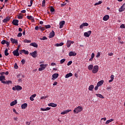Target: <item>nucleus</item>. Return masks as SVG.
<instances>
[{
  "label": "nucleus",
  "instance_id": "f257e3e1",
  "mask_svg": "<svg viewBox=\"0 0 125 125\" xmlns=\"http://www.w3.org/2000/svg\"><path fill=\"white\" fill-rule=\"evenodd\" d=\"M82 111H83V107L81 106H78L77 107L75 108L74 109L73 112L74 113V114H78V113L82 112Z\"/></svg>",
  "mask_w": 125,
  "mask_h": 125
},
{
  "label": "nucleus",
  "instance_id": "f03ea898",
  "mask_svg": "<svg viewBox=\"0 0 125 125\" xmlns=\"http://www.w3.org/2000/svg\"><path fill=\"white\" fill-rule=\"evenodd\" d=\"M99 69V66H98V65H95L93 67L92 73L93 74H96V73L98 72Z\"/></svg>",
  "mask_w": 125,
  "mask_h": 125
},
{
  "label": "nucleus",
  "instance_id": "7ed1b4c3",
  "mask_svg": "<svg viewBox=\"0 0 125 125\" xmlns=\"http://www.w3.org/2000/svg\"><path fill=\"white\" fill-rule=\"evenodd\" d=\"M13 90H22V87L20 85H15V87H13Z\"/></svg>",
  "mask_w": 125,
  "mask_h": 125
},
{
  "label": "nucleus",
  "instance_id": "20e7f679",
  "mask_svg": "<svg viewBox=\"0 0 125 125\" xmlns=\"http://www.w3.org/2000/svg\"><path fill=\"white\" fill-rule=\"evenodd\" d=\"M12 23L14 25V26H18V23H19V21H18V20H13Z\"/></svg>",
  "mask_w": 125,
  "mask_h": 125
},
{
  "label": "nucleus",
  "instance_id": "39448f33",
  "mask_svg": "<svg viewBox=\"0 0 125 125\" xmlns=\"http://www.w3.org/2000/svg\"><path fill=\"white\" fill-rule=\"evenodd\" d=\"M125 3H124L122 6H121L120 8H119V12H123V11H125Z\"/></svg>",
  "mask_w": 125,
  "mask_h": 125
},
{
  "label": "nucleus",
  "instance_id": "423d86ee",
  "mask_svg": "<svg viewBox=\"0 0 125 125\" xmlns=\"http://www.w3.org/2000/svg\"><path fill=\"white\" fill-rule=\"evenodd\" d=\"M54 36H55V32H54V31L52 30L49 34V39H52V38H53Z\"/></svg>",
  "mask_w": 125,
  "mask_h": 125
},
{
  "label": "nucleus",
  "instance_id": "0eeeda50",
  "mask_svg": "<svg viewBox=\"0 0 125 125\" xmlns=\"http://www.w3.org/2000/svg\"><path fill=\"white\" fill-rule=\"evenodd\" d=\"M10 41L12 43H15V44H18V41L17 40L13 39V38L10 39Z\"/></svg>",
  "mask_w": 125,
  "mask_h": 125
},
{
  "label": "nucleus",
  "instance_id": "6e6552de",
  "mask_svg": "<svg viewBox=\"0 0 125 125\" xmlns=\"http://www.w3.org/2000/svg\"><path fill=\"white\" fill-rule=\"evenodd\" d=\"M91 34V31H88L87 32H85L84 33V37H86V38H88L89 36H90V34Z\"/></svg>",
  "mask_w": 125,
  "mask_h": 125
},
{
  "label": "nucleus",
  "instance_id": "1a4fd4ad",
  "mask_svg": "<svg viewBox=\"0 0 125 125\" xmlns=\"http://www.w3.org/2000/svg\"><path fill=\"white\" fill-rule=\"evenodd\" d=\"M30 55H31V56H32V57H33L34 58H36V57H37V51H35L32 53H30Z\"/></svg>",
  "mask_w": 125,
  "mask_h": 125
},
{
  "label": "nucleus",
  "instance_id": "9d476101",
  "mask_svg": "<svg viewBox=\"0 0 125 125\" xmlns=\"http://www.w3.org/2000/svg\"><path fill=\"white\" fill-rule=\"evenodd\" d=\"M77 55V53L75 51H70L69 53V56H76Z\"/></svg>",
  "mask_w": 125,
  "mask_h": 125
},
{
  "label": "nucleus",
  "instance_id": "9b49d317",
  "mask_svg": "<svg viewBox=\"0 0 125 125\" xmlns=\"http://www.w3.org/2000/svg\"><path fill=\"white\" fill-rule=\"evenodd\" d=\"M19 51H18V50H16L13 51V54L14 55V56H19L20 54Z\"/></svg>",
  "mask_w": 125,
  "mask_h": 125
},
{
  "label": "nucleus",
  "instance_id": "f8f14e48",
  "mask_svg": "<svg viewBox=\"0 0 125 125\" xmlns=\"http://www.w3.org/2000/svg\"><path fill=\"white\" fill-rule=\"evenodd\" d=\"M64 24H65V21H62L60 22V29H62L64 26Z\"/></svg>",
  "mask_w": 125,
  "mask_h": 125
},
{
  "label": "nucleus",
  "instance_id": "ddd939ff",
  "mask_svg": "<svg viewBox=\"0 0 125 125\" xmlns=\"http://www.w3.org/2000/svg\"><path fill=\"white\" fill-rule=\"evenodd\" d=\"M26 18L27 19H29V20H32V22H34L35 21L34 17L32 16H27Z\"/></svg>",
  "mask_w": 125,
  "mask_h": 125
},
{
  "label": "nucleus",
  "instance_id": "4468645a",
  "mask_svg": "<svg viewBox=\"0 0 125 125\" xmlns=\"http://www.w3.org/2000/svg\"><path fill=\"white\" fill-rule=\"evenodd\" d=\"M9 20H10V18L9 17H7L2 21V22L3 23H7Z\"/></svg>",
  "mask_w": 125,
  "mask_h": 125
},
{
  "label": "nucleus",
  "instance_id": "2eb2a0df",
  "mask_svg": "<svg viewBox=\"0 0 125 125\" xmlns=\"http://www.w3.org/2000/svg\"><path fill=\"white\" fill-rule=\"evenodd\" d=\"M109 18H110V16L108 15H106L103 17L104 21H108L109 20Z\"/></svg>",
  "mask_w": 125,
  "mask_h": 125
},
{
  "label": "nucleus",
  "instance_id": "dca6fc26",
  "mask_svg": "<svg viewBox=\"0 0 125 125\" xmlns=\"http://www.w3.org/2000/svg\"><path fill=\"white\" fill-rule=\"evenodd\" d=\"M59 76V74L58 73H55L52 75V78L54 80H56V79H57V78H58Z\"/></svg>",
  "mask_w": 125,
  "mask_h": 125
},
{
  "label": "nucleus",
  "instance_id": "f3484780",
  "mask_svg": "<svg viewBox=\"0 0 125 125\" xmlns=\"http://www.w3.org/2000/svg\"><path fill=\"white\" fill-rule=\"evenodd\" d=\"M30 45H31L34 47H36V48H38V44H37V43L36 42H32L30 43Z\"/></svg>",
  "mask_w": 125,
  "mask_h": 125
},
{
  "label": "nucleus",
  "instance_id": "a211bd4d",
  "mask_svg": "<svg viewBox=\"0 0 125 125\" xmlns=\"http://www.w3.org/2000/svg\"><path fill=\"white\" fill-rule=\"evenodd\" d=\"M48 105L49 107H57V104H54V103L48 104Z\"/></svg>",
  "mask_w": 125,
  "mask_h": 125
},
{
  "label": "nucleus",
  "instance_id": "6ab92c4d",
  "mask_svg": "<svg viewBox=\"0 0 125 125\" xmlns=\"http://www.w3.org/2000/svg\"><path fill=\"white\" fill-rule=\"evenodd\" d=\"M27 106L28 104H27V103H24L21 105L22 109H26V108H27Z\"/></svg>",
  "mask_w": 125,
  "mask_h": 125
},
{
  "label": "nucleus",
  "instance_id": "aec40b11",
  "mask_svg": "<svg viewBox=\"0 0 125 125\" xmlns=\"http://www.w3.org/2000/svg\"><path fill=\"white\" fill-rule=\"evenodd\" d=\"M72 76H73V74L70 72L65 75V79H68V78H70V77H72Z\"/></svg>",
  "mask_w": 125,
  "mask_h": 125
},
{
  "label": "nucleus",
  "instance_id": "412c9836",
  "mask_svg": "<svg viewBox=\"0 0 125 125\" xmlns=\"http://www.w3.org/2000/svg\"><path fill=\"white\" fill-rule=\"evenodd\" d=\"M17 104V100H15L10 103V106H14V105H16Z\"/></svg>",
  "mask_w": 125,
  "mask_h": 125
},
{
  "label": "nucleus",
  "instance_id": "4be33fe9",
  "mask_svg": "<svg viewBox=\"0 0 125 125\" xmlns=\"http://www.w3.org/2000/svg\"><path fill=\"white\" fill-rule=\"evenodd\" d=\"M103 83H104V81L101 80L98 83L97 85L99 86H100L102 85V84H103Z\"/></svg>",
  "mask_w": 125,
  "mask_h": 125
},
{
  "label": "nucleus",
  "instance_id": "5701e85b",
  "mask_svg": "<svg viewBox=\"0 0 125 125\" xmlns=\"http://www.w3.org/2000/svg\"><path fill=\"white\" fill-rule=\"evenodd\" d=\"M111 122H114V119H111L110 120H107L105 125H108V124H110V123H111Z\"/></svg>",
  "mask_w": 125,
  "mask_h": 125
},
{
  "label": "nucleus",
  "instance_id": "b1692460",
  "mask_svg": "<svg viewBox=\"0 0 125 125\" xmlns=\"http://www.w3.org/2000/svg\"><path fill=\"white\" fill-rule=\"evenodd\" d=\"M97 97H99L100 98H102V99H104V97L101 94H95Z\"/></svg>",
  "mask_w": 125,
  "mask_h": 125
},
{
  "label": "nucleus",
  "instance_id": "393cba45",
  "mask_svg": "<svg viewBox=\"0 0 125 125\" xmlns=\"http://www.w3.org/2000/svg\"><path fill=\"white\" fill-rule=\"evenodd\" d=\"M64 45V43L63 42H61L60 43H56L55 45V46H62V45Z\"/></svg>",
  "mask_w": 125,
  "mask_h": 125
},
{
  "label": "nucleus",
  "instance_id": "a878e982",
  "mask_svg": "<svg viewBox=\"0 0 125 125\" xmlns=\"http://www.w3.org/2000/svg\"><path fill=\"white\" fill-rule=\"evenodd\" d=\"M93 88H94V86L93 85H90L89 86V90H90V91H92L93 90Z\"/></svg>",
  "mask_w": 125,
  "mask_h": 125
},
{
  "label": "nucleus",
  "instance_id": "bb28decb",
  "mask_svg": "<svg viewBox=\"0 0 125 125\" xmlns=\"http://www.w3.org/2000/svg\"><path fill=\"white\" fill-rule=\"evenodd\" d=\"M4 54L5 56H8V55H9V53H8V49H7V48L5 50Z\"/></svg>",
  "mask_w": 125,
  "mask_h": 125
},
{
  "label": "nucleus",
  "instance_id": "cd10ccee",
  "mask_svg": "<svg viewBox=\"0 0 125 125\" xmlns=\"http://www.w3.org/2000/svg\"><path fill=\"white\" fill-rule=\"evenodd\" d=\"M41 111H49V110H50V107H47L46 108H41Z\"/></svg>",
  "mask_w": 125,
  "mask_h": 125
},
{
  "label": "nucleus",
  "instance_id": "c85d7f7f",
  "mask_svg": "<svg viewBox=\"0 0 125 125\" xmlns=\"http://www.w3.org/2000/svg\"><path fill=\"white\" fill-rule=\"evenodd\" d=\"M18 19H23V17H24V15L20 14L19 15H18Z\"/></svg>",
  "mask_w": 125,
  "mask_h": 125
},
{
  "label": "nucleus",
  "instance_id": "c756f323",
  "mask_svg": "<svg viewBox=\"0 0 125 125\" xmlns=\"http://www.w3.org/2000/svg\"><path fill=\"white\" fill-rule=\"evenodd\" d=\"M88 70H89L90 71H91L92 70V69H93V65L92 64H90L88 67Z\"/></svg>",
  "mask_w": 125,
  "mask_h": 125
},
{
  "label": "nucleus",
  "instance_id": "7c9ffc66",
  "mask_svg": "<svg viewBox=\"0 0 125 125\" xmlns=\"http://www.w3.org/2000/svg\"><path fill=\"white\" fill-rule=\"evenodd\" d=\"M66 44L67 47H70L71 46V41H67Z\"/></svg>",
  "mask_w": 125,
  "mask_h": 125
},
{
  "label": "nucleus",
  "instance_id": "2f4dec72",
  "mask_svg": "<svg viewBox=\"0 0 125 125\" xmlns=\"http://www.w3.org/2000/svg\"><path fill=\"white\" fill-rule=\"evenodd\" d=\"M5 81V76H0V81Z\"/></svg>",
  "mask_w": 125,
  "mask_h": 125
},
{
  "label": "nucleus",
  "instance_id": "473e14b6",
  "mask_svg": "<svg viewBox=\"0 0 125 125\" xmlns=\"http://www.w3.org/2000/svg\"><path fill=\"white\" fill-rule=\"evenodd\" d=\"M23 42H24L26 43H30V42H31L32 41L31 40H28L27 39H25Z\"/></svg>",
  "mask_w": 125,
  "mask_h": 125
},
{
  "label": "nucleus",
  "instance_id": "72a5a7b5",
  "mask_svg": "<svg viewBox=\"0 0 125 125\" xmlns=\"http://www.w3.org/2000/svg\"><path fill=\"white\" fill-rule=\"evenodd\" d=\"M44 6H45V0H43L42 2V7H44Z\"/></svg>",
  "mask_w": 125,
  "mask_h": 125
},
{
  "label": "nucleus",
  "instance_id": "f704fd0d",
  "mask_svg": "<svg viewBox=\"0 0 125 125\" xmlns=\"http://www.w3.org/2000/svg\"><path fill=\"white\" fill-rule=\"evenodd\" d=\"M6 84H12V81H10V80L6 81Z\"/></svg>",
  "mask_w": 125,
  "mask_h": 125
},
{
  "label": "nucleus",
  "instance_id": "c9c22d12",
  "mask_svg": "<svg viewBox=\"0 0 125 125\" xmlns=\"http://www.w3.org/2000/svg\"><path fill=\"white\" fill-rule=\"evenodd\" d=\"M39 29H41V31H42V32H43V31H44V30H45V26H44V27L40 26V27H39Z\"/></svg>",
  "mask_w": 125,
  "mask_h": 125
},
{
  "label": "nucleus",
  "instance_id": "e433bc0d",
  "mask_svg": "<svg viewBox=\"0 0 125 125\" xmlns=\"http://www.w3.org/2000/svg\"><path fill=\"white\" fill-rule=\"evenodd\" d=\"M22 51L23 52V53L25 54L26 55H28L29 54V51H26L25 50H22Z\"/></svg>",
  "mask_w": 125,
  "mask_h": 125
},
{
  "label": "nucleus",
  "instance_id": "4c0bfd02",
  "mask_svg": "<svg viewBox=\"0 0 125 125\" xmlns=\"http://www.w3.org/2000/svg\"><path fill=\"white\" fill-rule=\"evenodd\" d=\"M40 40L41 41H45V40H47V38H46V37L44 36L42 38H40Z\"/></svg>",
  "mask_w": 125,
  "mask_h": 125
},
{
  "label": "nucleus",
  "instance_id": "58836bf2",
  "mask_svg": "<svg viewBox=\"0 0 125 125\" xmlns=\"http://www.w3.org/2000/svg\"><path fill=\"white\" fill-rule=\"evenodd\" d=\"M65 61H66V59H62L61 60V61H60L61 64H63V63H64V62H65Z\"/></svg>",
  "mask_w": 125,
  "mask_h": 125
},
{
  "label": "nucleus",
  "instance_id": "ea45409f",
  "mask_svg": "<svg viewBox=\"0 0 125 125\" xmlns=\"http://www.w3.org/2000/svg\"><path fill=\"white\" fill-rule=\"evenodd\" d=\"M33 1H34V0H30V5H28V7H31V6H32V5H33Z\"/></svg>",
  "mask_w": 125,
  "mask_h": 125
},
{
  "label": "nucleus",
  "instance_id": "a19ab883",
  "mask_svg": "<svg viewBox=\"0 0 125 125\" xmlns=\"http://www.w3.org/2000/svg\"><path fill=\"white\" fill-rule=\"evenodd\" d=\"M51 26L49 24L45 25V29H49L50 28H51Z\"/></svg>",
  "mask_w": 125,
  "mask_h": 125
},
{
  "label": "nucleus",
  "instance_id": "79ce46f5",
  "mask_svg": "<svg viewBox=\"0 0 125 125\" xmlns=\"http://www.w3.org/2000/svg\"><path fill=\"white\" fill-rule=\"evenodd\" d=\"M120 28L121 29H125V24H121V26H120Z\"/></svg>",
  "mask_w": 125,
  "mask_h": 125
},
{
  "label": "nucleus",
  "instance_id": "37998d69",
  "mask_svg": "<svg viewBox=\"0 0 125 125\" xmlns=\"http://www.w3.org/2000/svg\"><path fill=\"white\" fill-rule=\"evenodd\" d=\"M44 69H45V67H40L38 69L39 71H43V70H44Z\"/></svg>",
  "mask_w": 125,
  "mask_h": 125
},
{
  "label": "nucleus",
  "instance_id": "c03bdc74",
  "mask_svg": "<svg viewBox=\"0 0 125 125\" xmlns=\"http://www.w3.org/2000/svg\"><path fill=\"white\" fill-rule=\"evenodd\" d=\"M83 25L85 27H87V26H88V23L87 22H84L83 23Z\"/></svg>",
  "mask_w": 125,
  "mask_h": 125
},
{
  "label": "nucleus",
  "instance_id": "a18cd8bd",
  "mask_svg": "<svg viewBox=\"0 0 125 125\" xmlns=\"http://www.w3.org/2000/svg\"><path fill=\"white\" fill-rule=\"evenodd\" d=\"M96 57L98 58L99 57H100V52H98L97 54V55H96Z\"/></svg>",
  "mask_w": 125,
  "mask_h": 125
},
{
  "label": "nucleus",
  "instance_id": "49530a36",
  "mask_svg": "<svg viewBox=\"0 0 125 125\" xmlns=\"http://www.w3.org/2000/svg\"><path fill=\"white\" fill-rule=\"evenodd\" d=\"M65 111L66 114H68L69 112H72V110L71 109H67L66 110H64Z\"/></svg>",
  "mask_w": 125,
  "mask_h": 125
},
{
  "label": "nucleus",
  "instance_id": "de8ad7c7",
  "mask_svg": "<svg viewBox=\"0 0 125 125\" xmlns=\"http://www.w3.org/2000/svg\"><path fill=\"white\" fill-rule=\"evenodd\" d=\"M14 68L16 69H18V65H17V63H15V64H14Z\"/></svg>",
  "mask_w": 125,
  "mask_h": 125
},
{
  "label": "nucleus",
  "instance_id": "09e8293b",
  "mask_svg": "<svg viewBox=\"0 0 125 125\" xmlns=\"http://www.w3.org/2000/svg\"><path fill=\"white\" fill-rule=\"evenodd\" d=\"M51 12H54L55 11V9L53 7H51L50 9Z\"/></svg>",
  "mask_w": 125,
  "mask_h": 125
},
{
  "label": "nucleus",
  "instance_id": "8fccbe9b",
  "mask_svg": "<svg viewBox=\"0 0 125 125\" xmlns=\"http://www.w3.org/2000/svg\"><path fill=\"white\" fill-rule=\"evenodd\" d=\"M17 37H22V33L21 32L19 33V34L17 35Z\"/></svg>",
  "mask_w": 125,
  "mask_h": 125
},
{
  "label": "nucleus",
  "instance_id": "3c124183",
  "mask_svg": "<svg viewBox=\"0 0 125 125\" xmlns=\"http://www.w3.org/2000/svg\"><path fill=\"white\" fill-rule=\"evenodd\" d=\"M72 63H73V62H72V61H69V62L67 63V66H70V65H71Z\"/></svg>",
  "mask_w": 125,
  "mask_h": 125
},
{
  "label": "nucleus",
  "instance_id": "603ef678",
  "mask_svg": "<svg viewBox=\"0 0 125 125\" xmlns=\"http://www.w3.org/2000/svg\"><path fill=\"white\" fill-rule=\"evenodd\" d=\"M5 42H6L5 40H3L1 42V44H5Z\"/></svg>",
  "mask_w": 125,
  "mask_h": 125
},
{
  "label": "nucleus",
  "instance_id": "864d4df0",
  "mask_svg": "<svg viewBox=\"0 0 125 125\" xmlns=\"http://www.w3.org/2000/svg\"><path fill=\"white\" fill-rule=\"evenodd\" d=\"M66 111H65V110L64 111H62L61 113V115H66Z\"/></svg>",
  "mask_w": 125,
  "mask_h": 125
},
{
  "label": "nucleus",
  "instance_id": "5fc2aeb1",
  "mask_svg": "<svg viewBox=\"0 0 125 125\" xmlns=\"http://www.w3.org/2000/svg\"><path fill=\"white\" fill-rule=\"evenodd\" d=\"M21 62L22 64H25V60L22 59L21 60Z\"/></svg>",
  "mask_w": 125,
  "mask_h": 125
},
{
  "label": "nucleus",
  "instance_id": "6e6d98bb",
  "mask_svg": "<svg viewBox=\"0 0 125 125\" xmlns=\"http://www.w3.org/2000/svg\"><path fill=\"white\" fill-rule=\"evenodd\" d=\"M94 56H95V54L94 53H92L91 54V58H94Z\"/></svg>",
  "mask_w": 125,
  "mask_h": 125
},
{
  "label": "nucleus",
  "instance_id": "4d7b16f0",
  "mask_svg": "<svg viewBox=\"0 0 125 125\" xmlns=\"http://www.w3.org/2000/svg\"><path fill=\"white\" fill-rule=\"evenodd\" d=\"M98 87H99V86L97 84V85L95 87V90H97V89H98Z\"/></svg>",
  "mask_w": 125,
  "mask_h": 125
},
{
  "label": "nucleus",
  "instance_id": "13d9d810",
  "mask_svg": "<svg viewBox=\"0 0 125 125\" xmlns=\"http://www.w3.org/2000/svg\"><path fill=\"white\" fill-rule=\"evenodd\" d=\"M110 79H111V80H112V81H114V75H111V76H110Z\"/></svg>",
  "mask_w": 125,
  "mask_h": 125
},
{
  "label": "nucleus",
  "instance_id": "bf43d9fd",
  "mask_svg": "<svg viewBox=\"0 0 125 125\" xmlns=\"http://www.w3.org/2000/svg\"><path fill=\"white\" fill-rule=\"evenodd\" d=\"M83 27H84V26L83 23H82V24L80 25V29H83Z\"/></svg>",
  "mask_w": 125,
  "mask_h": 125
},
{
  "label": "nucleus",
  "instance_id": "052dcab7",
  "mask_svg": "<svg viewBox=\"0 0 125 125\" xmlns=\"http://www.w3.org/2000/svg\"><path fill=\"white\" fill-rule=\"evenodd\" d=\"M109 56H113L114 55V53H108Z\"/></svg>",
  "mask_w": 125,
  "mask_h": 125
},
{
  "label": "nucleus",
  "instance_id": "680f3d73",
  "mask_svg": "<svg viewBox=\"0 0 125 125\" xmlns=\"http://www.w3.org/2000/svg\"><path fill=\"white\" fill-rule=\"evenodd\" d=\"M40 67H43V68H45V67H44V64H40Z\"/></svg>",
  "mask_w": 125,
  "mask_h": 125
},
{
  "label": "nucleus",
  "instance_id": "e2e57ef3",
  "mask_svg": "<svg viewBox=\"0 0 125 125\" xmlns=\"http://www.w3.org/2000/svg\"><path fill=\"white\" fill-rule=\"evenodd\" d=\"M30 100H31V101H34V100H35L34 99V98H33V97L31 96L30 97Z\"/></svg>",
  "mask_w": 125,
  "mask_h": 125
},
{
  "label": "nucleus",
  "instance_id": "0e129e2a",
  "mask_svg": "<svg viewBox=\"0 0 125 125\" xmlns=\"http://www.w3.org/2000/svg\"><path fill=\"white\" fill-rule=\"evenodd\" d=\"M32 97H33V98H35V97H36V96H37V95L36 94H34L32 95L31 96Z\"/></svg>",
  "mask_w": 125,
  "mask_h": 125
},
{
  "label": "nucleus",
  "instance_id": "69168bd1",
  "mask_svg": "<svg viewBox=\"0 0 125 125\" xmlns=\"http://www.w3.org/2000/svg\"><path fill=\"white\" fill-rule=\"evenodd\" d=\"M55 65H56V64L54 62H52L51 63V66H55Z\"/></svg>",
  "mask_w": 125,
  "mask_h": 125
},
{
  "label": "nucleus",
  "instance_id": "338daca9",
  "mask_svg": "<svg viewBox=\"0 0 125 125\" xmlns=\"http://www.w3.org/2000/svg\"><path fill=\"white\" fill-rule=\"evenodd\" d=\"M21 13H26V11L25 10H23L21 11Z\"/></svg>",
  "mask_w": 125,
  "mask_h": 125
},
{
  "label": "nucleus",
  "instance_id": "774afa93",
  "mask_svg": "<svg viewBox=\"0 0 125 125\" xmlns=\"http://www.w3.org/2000/svg\"><path fill=\"white\" fill-rule=\"evenodd\" d=\"M57 85V82H55L53 84V85Z\"/></svg>",
  "mask_w": 125,
  "mask_h": 125
}]
</instances>
